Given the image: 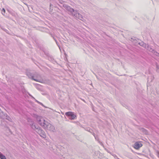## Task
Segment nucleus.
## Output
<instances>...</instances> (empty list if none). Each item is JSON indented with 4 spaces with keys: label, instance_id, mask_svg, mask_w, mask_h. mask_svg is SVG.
<instances>
[{
    "label": "nucleus",
    "instance_id": "nucleus-1",
    "mask_svg": "<svg viewBox=\"0 0 159 159\" xmlns=\"http://www.w3.org/2000/svg\"><path fill=\"white\" fill-rule=\"evenodd\" d=\"M26 75L29 78L37 82H40L39 80L41 78V76L38 73L35 72L33 73L27 72Z\"/></svg>",
    "mask_w": 159,
    "mask_h": 159
},
{
    "label": "nucleus",
    "instance_id": "nucleus-2",
    "mask_svg": "<svg viewBox=\"0 0 159 159\" xmlns=\"http://www.w3.org/2000/svg\"><path fill=\"white\" fill-rule=\"evenodd\" d=\"M62 7H64L69 12V14L73 16L74 13L76 12V10H75L70 6L66 4H63Z\"/></svg>",
    "mask_w": 159,
    "mask_h": 159
},
{
    "label": "nucleus",
    "instance_id": "nucleus-3",
    "mask_svg": "<svg viewBox=\"0 0 159 159\" xmlns=\"http://www.w3.org/2000/svg\"><path fill=\"white\" fill-rule=\"evenodd\" d=\"M44 129L54 131L55 130L54 126L47 121H45L44 125L42 126Z\"/></svg>",
    "mask_w": 159,
    "mask_h": 159
},
{
    "label": "nucleus",
    "instance_id": "nucleus-4",
    "mask_svg": "<svg viewBox=\"0 0 159 159\" xmlns=\"http://www.w3.org/2000/svg\"><path fill=\"white\" fill-rule=\"evenodd\" d=\"M0 118L2 119H6L10 121H12L11 119L7 115L3 112L0 109Z\"/></svg>",
    "mask_w": 159,
    "mask_h": 159
},
{
    "label": "nucleus",
    "instance_id": "nucleus-5",
    "mask_svg": "<svg viewBox=\"0 0 159 159\" xmlns=\"http://www.w3.org/2000/svg\"><path fill=\"white\" fill-rule=\"evenodd\" d=\"M65 115L71 120H74L76 117V115L74 113L71 111L66 112L65 113Z\"/></svg>",
    "mask_w": 159,
    "mask_h": 159
},
{
    "label": "nucleus",
    "instance_id": "nucleus-6",
    "mask_svg": "<svg viewBox=\"0 0 159 159\" xmlns=\"http://www.w3.org/2000/svg\"><path fill=\"white\" fill-rule=\"evenodd\" d=\"M36 120L38 121V123L40 125L42 126L44 125V124L46 121L42 117L38 116H36Z\"/></svg>",
    "mask_w": 159,
    "mask_h": 159
},
{
    "label": "nucleus",
    "instance_id": "nucleus-7",
    "mask_svg": "<svg viewBox=\"0 0 159 159\" xmlns=\"http://www.w3.org/2000/svg\"><path fill=\"white\" fill-rule=\"evenodd\" d=\"M76 18H78L80 20H83V17L81 14L79 13L76 10V12L74 13L73 16Z\"/></svg>",
    "mask_w": 159,
    "mask_h": 159
},
{
    "label": "nucleus",
    "instance_id": "nucleus-8",
    "mask_svg": "<svg viewBox=\"0 0 159 159\" xmlns=\"http://www.w3.org/2000/svg\"><path fill=\"white\" fill-rule=\"evenodd\" d=\"M31 127L34 130H36V131L38 133L39 132L41 131V128L38 125H36L34 124Z\"/></svg>",
    "mask_w": 159,
    "mask_h": 159
},
{
    "label": "nucleus",
    "instance_id": "nucleus-9",
    "mask_svg": "<svg viewBox=\"0 0 159 159\" xmlns=\"http://www.w3.org/2000/svg\"><path fill=\"white\" fill-rule=\"evenodd\" d=\"M142 146V144L140 142H135L134 145V148L138 149Z\"/></svg>",
    "mask_w": 159,
    "mask_h": 159
},
{
    "label": "nucleus",
    "instance_id": "nucleus-10",
    "mask_svg": "<svg viewBox=\"0 0 159 159\" xmlns=\"http://www.w3.org/2000/svg\"><path fill=\"white\" fill-rule=\"evenodd\" d=\"M48 53L46 54L48 56V60L52 62L53 64H55L56 63V61L54 60L53 57L52 56H49L48 55Z\"/></svg>",
    "mask_w": 159,
    "mask_h": 159
},
{
    "label": "nucleus",
    "instance_id": "nucleus-11",
    "mask_svg": "<svg viewBox=\"0 0 159 159\" xmlns=\"http://www.w3.org/2000/svg\"><path fill=\"white\" fill-rule=\"evenodd\" d=\"M146 47V49H147L150 52H151L153 53H155L156 51L154 50L153 49H152L151 46H149L148 44H147Z\"/></svg>",
    "mask_w": 159,
    "mask_h": 159
},
{
    "label": "nucleus",
    "instance_id": "nucleus-12",
    "mask_svg": "<svg viewBox=\"0 0 159 159\" xmlns=\"http://www.w3.org/2000/svg\"><path fill=\"white\" fill-rule=\"evenodd\" d=\"M27 121L28 124L30 125V127L32 126V125L34 124L33 120L30 118H28Z\"/></svg>",
    "mask_w": 159,
    "mask_h": 159
},
{
    "label": "nucleus",
    "instance_id": "nucleus-13",
    "mask_svg": "<svg viewBox=\"0 0 159 159\" xmlns=\"http://www.w3.org/2000/svg\"><path fill=\"white\" fill-rule=\"evenodd\" d=\"M38 133L40 135V136L43 137V138L46 137L45 133L44 131L42 129H41V131L39 132Z\"/></svg>",
    "mask_w": 159,
    "mask_h": 159
},
{
    "label": "nucleus",
    "instance_id": "nucleus-14",
    "mask_svg": "<svg viewBox=\"0 0 159 159\" xmlns=\"http://www.w3.org/2000/svg\"><path fill=\"white\" fill-rule=\"evenodd\" d=\"M138 44L141 46L144 47L145 48H147L146 46L147 44L144 43L143 42H139Z\"/></svg>",
    "mask_w": 159,
    "mask_h": 159
},
{
    "label": "nucleus",
    "instance_id": "nucleus-15",
    "mask_svg": "<svg viewBox=\"0 0 159 159\" xmlns=\"http://www.w3.org/2000/svg\"><path fill=\"white\" fill-rule=\"evenodd\" d=\"M0 158L1 159H6L5 156L1 152H0Z\"/></svg>",
    "mask_w": 159,
    "mask_h": 159
},
{
    "label": "nucleus",
    "instance_id": "nucleus-16",
    "mask_svg": "<svg viewBox=\"0 0 159 159\" xmlns=\"http://www.w3.org/2000/svg\"><path fill=\"white\" fill-rule=\"evenodd\" d=\"M92 134L95 137V139L96 140L98 141L99 140L98 136L97 135H95L94 133H93Z\"/></svg>",
    "mask_w": 159,
    "mask_h": 159
},
{
    "label": "nucleus",
    "instance_id": "nucleus-17",
    "mask_svg": "<svg viewBox=\"0 0 159 159\" xmlns=\"http://www.w3.org/2000/svg\"><path fill=\"white\" fill-rule=\"evenodd\" d=\"M5 13V9L3 8L2 10V13L3 15H4Z\"/></svg>",
    "mask_w": 159,
    "mask_h": 159
},
{
    "label": "nucleus",
    "instance_id": "nucleus-18",
    "mask_svg": "<svg viewBox=\"0 0 159 159\" xmlns=\"http://www.w3.org/2000/svg\"><path fill=\"white\" fill-rule=\"evenodd\" d=\"M156 68V71L157 72L159 73V66L157 65Z\"/></svg>",
    "mask_w": 159,
    "mask_h": 159
},
{
    "label": "nucleus",
    "instance_id": "nucleus-19",
    "mask_svg": "<svg viewBox=\"0 0 159 159\" xmlns=\"http://www.w3.org/2000/svg\"><path fill=\"white\" fill-rule=\"evenodd\" d=\"M59 3L61 4H62V5H63V4H64L63 3H64V1H63L62 0H60Z\"/></svg>",
    "mask_w": 159,
    "mask_h": 159
},
{
    "label": "nucleus",
    "instance_id": "nucleus-20",
    "mask_svg": "<svg viewBox=\"0 0 159 159\" xmlns=\"http://www.w3.org/2000/svg\"><path fill=\"white\" fill-rule=\"evenodd\" d=\"M89 132H90V133H92V134H93V133H92L93 130H92V129H89Z\"/></svg>",
    "mask_w": 159,
    "mask_h": 159
},
{
    "label": "nucleus",
    "instance_id": "nucleus-21",
    "mask_svg": "<svg viewBox=\"0 0 159 159\" xmlns=\"http://www.w3.org/2000/svg\"><path fill=\"white\" fill-rule=\"evenodd\" d=\"M157 156L159 158V151H157Z\"/></svg>",
    "mask_w": 159,
    "mask_h": 159
},
{
    "label": "nucleus",
    "instance_id": "nucleus-22",
    "mask_svg": "<svg viewBox=\"0 0 159 159\" xmlns=\"http://www.w3.org/2000/svg\"><path fill=\"white\" fill-rule=\"evenodd\" d=\"M98 142L99 143H100V144L101 145H103V144H102V142H100V141H99V140Z\"/></svg>",
    "mask_w": 159,
    "mask_h": 159
},
{
    "label": "nucleus",
    "instance_id": "nucleus-23",
    "mask_svg": "<svg viewBox=\"0 0 159 159\" xmlns=\"http://www.w3.org/2000/svg\"><path fill=\"white\" fill-rule=\"evenodd\" d=\"M50 34L51 35V37H52V38H53V37H54V35L53 34H52L50 33Z\"/></svg>",
    "mask_w": 159,
    "mask_h": 159
},
{
    "label": "nucleus",
    "instance_id": "nucleus-24",
    "mask_svg": "<svg viewBox=\"0 0 159 159\" xmlns=\"http://www.w3.org/2000/svg\"><path fill=\"white\" fill-rule=\"evenodd\" d=\"M53 39H54V40L55 41H56V39L55 38V37H53Z\"/></svg>",
    "mask_w": 159,
    "mask_h": 159
},
{
    "label": "nucleus",
    "instance_id": "nucleus-25",
    "mask_svg": "<svg viewBox=\"0 0 159 159\" xmlns=\"http://www.w3.org/2000/svg\"><path fill=\"white\" fill-rule=\"evenodd\" d=\"M34 100H35V101L36 102H37L38 103V102H39V101L38 100H36L35 99H34Z\"/></svg>",
    "mask_w": 159,
    "mask_h": 159
},
{
    "label": "nucleus",
    "instance_id": "nucleus-26",
    "mask_svg": "<svg viewBox=\"0 0 159 159\" xmlns=\"http://www.w3.org/2000/svg\"><path fill=\"white\" fill-rule=\"evenodd\" d=\"M89 129H90L89 128H87V129H86V130L89 131Z\"/></svg>",
    "mask_w": 159,
    "mask_h": 159
},
{
    "label": "nucleus",
    "instance_id": "nucleus-27",
    "mask_svg": "<svg viewBox=\"0 0 159 159\" xmlns=\"http://www.w3.org/2000/svg\"><path fill=\"white\" fill-rule=\"evenodd\" d=\"M57 46L59 47V43H57Z\"/></svg>",
    "mask_w": 159,
    "mask_h": 159
},
{
    "label": "nucleus",
    "instance_id": "nucleus-28",
    "mask_svg": "<svg viewBox=\"0 0 159 159\" xmlns=\"http://www.w3.org/2000/svg\"><path fill=\"white\" fill-rule=\"evenodd\" d=\"M40 104L42 106H44L43 105L42 103H40Z\"/></svg>",
    "mask_w": 159,
    "mask_h": 159
},
{
    "label": "nucleus",
    "instance_id": "nucleus-29",
    "mask_svg": "<svg viewBox=\"0 0 159 159\" xmlns=\"http://www.w3.org/2000/svg\"><path fill=\"white\" fill-rule=\"evenodd\" d=\"M38 103L39 104H40V103H41V102L39 101V102H38Z\"/></svg>",
    "mask_w": 159,
    "mask_h": 159
},
{
    "label": "nucleus",
    "instance_id": "nucleus-30",
    "mask_svg": "<svg viewBox=\"0 0 159 159\" xmlns=\"http://www.w3.org/2000/svg\"><path fill=\"white\" fill-rule=\"evenodd\" d=\"M114 157H116V155H113Z\"/></svg>",
    "mask_w": 159,
    "mask_h": 159
},
{
    "label": "nucleus",
    "instance_id": "nucleus-31",
    "mask_svg": "<svg viewBox=\"0 0 159 159\" xmlns=\"http://www.w3.org/2000/svg\"><path fill=\"white\" fill-rule=\"evenodd\" d=\"M31 97H32V98H33L34 99L35 98L34 97H33L32 96H31Z\"/></svg>",
    "mask_w": 159,
    "mask_h": 159
},
{
    "label": "nucleus",
    "instance_id": "nucleus-32",
    "mask_svg": "<svg viewBox=\"0 0 159 159\" xmlns=\"http://www.w3.org/2000/svg\"><path fill=\"white\" fill-rule=\"evenodd\" d=\"M55 41L56 42V43H58V42H57V40H56V41Z\"/></svg>",
    "mask_w": 159,
    "mask_h": 159
},
{
    "label": "nucleus",
    "instance_id": "nucleus-33",
    "mask_svg": "<svg viewBox=\"0 0 159 159\" xmlns=\"http://www.w3.org/2000/svg\"><path fill=\"white\" fill-rule=\"evenodd\" d=\"M55 41L56 42V43H58V42H57V40H56V41Z\"/></svg>",
    "mask_w": 159,
    "mask_h": 159
},
{
    "label": "nucleus",
    "instance_id": "nucleus-34",
    "mask_svg": "<svg viewBox=\"0 0 159 159\" xmlns=\"http://www.w3.org/2000/svg\"><path fill=\"white\" fill-rule=\"evenodd\" d=\"M55 41L56 42V43H58V42H57V40H56V41Z\"/></svg>",
    "mask_w": 159,
    "mask_h": 159
},
{
    "label": "nucleus",
    "instance_id": "nucleus-35",
    "mask_svg": "<svg viewBox=\"0 0 159 159\" xmlns=\"http://www.w3.org/2000/svg\"><path fill=\"white\" fill-rule=\"evenodd\" d=\"M29 95L31 97V96H31L30 94H29Z\"/></svg>",
    "mask_w": 159,
    "mask_h": 159
},
{
    "label": "nucleus",
    "instance_id": "nucleus-36",
    "mask_svg": "<svg viewBox=\"0 0 159 159\" xmlns=\"http://www.w3.org/2000/svg\"><path fill=\"white\" fill-rule=\"evenodd\" d=\"M143 129V130H144L145 131H146V130L145 129Z\"/></svg>",
    "mask_w": 159,
    "mask_h": 159
},
{
    "label": "nucleus",
    "instance_id": "nucleus-37",
    "mask_svg": "<svg viewBox=\"0 0 159 159\" xmlns=\"http://www.w3.org/2000/svg\"><path fill=\"white\" fill-rule=\"evenodd\" d=\"M117 159H120V158H118V157H117Z\"/></svg>",
    "mask_w": 159,
    "mask_h": 159
},
{
    "label": "nucleus",
    "instance_id": "nucleus-38",
    "mask_svg": "<svg viewBox=\"0 0 159 159\" xmlns=\"http://www.w3.org/2000/svg\"><path fill=\"white\" fill-rule=\"evenodd\" d=\"M59 5V6H60V7H61V6H60V5ZM61 7H62V6H61Z\"/></svg>",
    "mask_w": 159,
    "mask_h": 159
}]
</instances>
